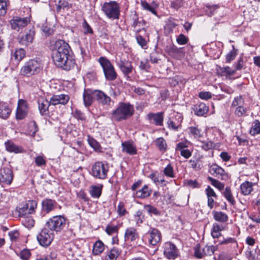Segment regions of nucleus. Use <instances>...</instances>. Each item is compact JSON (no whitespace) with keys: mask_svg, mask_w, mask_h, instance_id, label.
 <instances>
[{"mask_svg":"<svg viewBox=\"0 0 260 260\" xmlns=\"http://www.w3.org/2000/svg\"><path fill=\"white\" fill-rule=\"evenodd\" d=\"M70 47L62 40L56 41L52 46V59L56 66L69 71L73 68L75 61L70 54Z\"/></svg>","mask_w":260,"mask_h":260,"instance_id":"obj_1","label":"nucleus"},{"mask_svg":"<svg viewBox=\"0 0 260 260\" xmlns=\"http://www.w3.org/2000/svg\"><path fill=\"white\" fill-rule=\"evenodd\" d=\"M43 68V64L40 60L30 59L21 68L20 74L22 76L30 77L39 74Z\"/></svg>","mask_w":260,"mask_h":260,"instance_id":"obj_2","label":"nucleus"},{"mask_svg":"<svg viewBox=\"0 0 260 260\" xmlns=\"http://www.w3.org/2000/svg\"><path fill=\"white\" fill-rule=\"evenodd\" d=\"M102 11L109 19H118L120 16V7L116 1L105 2L102 5Z\"/></svg>","mask_w":260,"mask_h":260,"instance_id":"obj_3","label":"nucleus"},{"mask_svg":"<svg viewBox=\"0 0 260 260\" xmlns=\"http://www.w3.org/2000/svg\"><path fill=\"white\" fill-rule=\"evenodd\" d=\"M134 113V108L129 104L120 103L117 109L112 113L114 119L117 121L126 119L131 116Z\"/></svg>","mask_w":260,"mask_h":260,"instance_id":"obj_4","label":"nucleus"},{"mask_svg":"<svg viewBox=\"0 0 260 260\" xmlns=\"http://www.w3.org/2000/svg\"><path fill=\"white\" fill-rule=\"evenodd\" d=\"M99 62L103 68L106 79L109 81H114L117 78V73L113 65L109 60L105 57H100Z\"/></svg>","mask_w":260,"mask_h":260,"instance_id":"obj_5","label":"nucleus"},{"mask_svg":"<svg viewBox=\"0 0 260 260\" xmlns=\"http://www.w3.org/2000/svg\"><path fill=\"white\" fill-rule=\"evenodd\" d=\"M66 224V218L61 215H56L50 218L46 222V225L51 232H56L61 231Z\"/></svg>","mask_w":260,"mask_h":260,"instance_id":"obj_6","label":"nucleus"},{"mask_svg":"<svg viewBox=\"0 0 260 260\" xmlns=\"http://www.w3.org/2000/svg\"><path fill=\"white\" fill-rule=\"evenodd\" d=\"M54 234L48 229L44 228L37 235V240L40 244L44 247L50 245L54 239Z\"/></svg>","mask_w":260,"mask_h":260,"instance_id":"obj_7","label":"nucleus"},{"mask_svg":"<svg viewBox=\"0 0 260 260\" xmlns=\"http://www.w3.org/2000/svg\"><path fill=\"white\" fill-rule=\"evenodd\" d=\"M115 61L117 66L124 75L128 78L129 74L132 73L133 70V67L131 63L118 55L116 56Z\"/></svg>","mask_w":260,"mask_h":260,"instance_id":"obj_8","label":"nucleus"},{"mask_svg":"<svg viewBox=\"0 0 260 260\" xmlns=\"http://www.w3.org/2000/svg\"><path fill=\"white\" fill-rule=\"evenodd\" d=\"M145 236L148 238L149 244L152 246L156 245L160 242L161 240L160 232L158 229L154 228H150L146 234Z\"/></svg>","mask_w":260,"mask_h":260,"instance_id":"obj_9","label":"nucleus"},{"mask_svg":"<svg viewBox=\"0 0 260 260\" xmlns=\"http://www.w3.org/2000/svg\"><path fill=\"white\" fill-rule=\"evenodd\" d=\"M92 174L99 179H105L107 177V167L101 162H97L93 166Z\"/></svg>","mask_w":260,"mask_h":260,"instance_id":"obj_10","label":"nucleus"},{"mask_svg":"<svg viewBox=\"0 0 260 260\" xmlns=\"http://www.w3.org/2000/svg\"><path fill=\"white\" fill-rule=\"evenodd\" d=\"M30 22V20L27 17L21 18L19 17H14L10 21V25L13 29L19 31L25 27Z\"/></svg>","mask_w":260,"mask_h":260,"instance_id":"obj_11","label":"nucleus"},{"mask_svg":"<svg viewBox=\"0 0 260 260\" xmlns=\"http://www.w3.org/2000/svg\"><path fill=\"white\" fill-rule=\"evenodd\" d=\"M35 31L29 29L25 33L20 34L18 36L19 43L24 46H27L31 43L34 40Z\"/></svg>","mask_w":260,"mask_h":260,"instance_id":"obj_12","label":"nucleus"},{"mask_svg":"<svg viewBox=\"0 0 260 260\" xmlns=\"http://www.w3.org/2000/svg\"><path fill=\"white\" fill-rule=\"evenodd\" d=\"M209 171L211 174L216 177H221L222 179L231 177V175L226 173L222 168L216 164L212 165L209 168Z\"/></svg>","mask_w":260,"mask_h":260,"instance_id":"obj_13","label":"nucleus"},{"mask_svg":"<svg viewBox=\"0 0 260 260\" xmlns=\"http://www.w3.org/2000/svg\"><path fill=\"white\" fill-rule=\"evenodd\" d=\"M28 111L27 102L23 100H19L18 102L16 117L17 119H22L27 115Z\"/></svg>","mask_w":260,"mask_h":260,"instance_id":"obj_14","label":"nucleus"},{"mask_svg":"<svg viewBox=\"0 0 260 260\" xmlns=\"http://www.w3.org/2000/svg\"><path fill=\"white\" fill-rule=\"evenodd\" d=\"M93 95L97 102L102 105H110L111 98L104 92L99 90H94Z\"/></svg>","mask_w":260,"mask_h":260,"instance_id":"obj_15","label":"nucleus"},{"mask_svg":"<svg viewBox=\"0 0 260 260\" xmlns=\"http://www.w3.org/2000/svg\"><path fill=\"white\" fill-rule=\"evenodd\" d=\"M164 254L168 259H175L177 255L176 246L170 243H166L164 247Z\"/></svg>","mask_w":260,"mask_h":260,"instance_id":"obj_16","label":"nucleus"},{"mask_svg":"<svg viewBox=\"0 0 260 260\" xmlns=\"http://www.w3.org/2000/svg\"><path fill=\"white\" fill-rule=\"evenodd\" d=\"M41 205L42 212L48 213L56 208L57 203L55 200L45 199L42 201Z\"/></svg>","mask_w":260,"mask_h":260,"instance_id":"obj_17","label":"nucleus"},{"mask_svg":"<svg viewBox=\"0 0 260 260\" xmlns=\"http://www.w3.org/2000/svg\"><path fill=\"white\" fill-rule=\"evenodd\" d=\"M186 131L190 138H192L197 140H200L203 138V132L197 125L189 126Z\"/></svg>","mask_w":260,"mask_h":260,"instance_id":"obj_18","label":"nucleus"},{"mask_svg":"<svg viewBox=\"0 0 260 260\" xmlns=\"http://www.w3.org/2000/svg\"><path fill=\"white\" fill-rule=\"evenodd\" d=\"M39 109L40 112L42 115H47L48 114V109L49 106L52 105L50 100L41 98L38 100Z\"/></svg>","mask_w":260,"mask_h":260,"instance_id":"obj_19","label":"nucleus"},{"mask_svg":"<svg viewBox=\"0 0 260 260\" xmlns=\"http://www.w3.org/2000/svg\"><path fill=\"white\" fill-rule=\"evenodd\" d=\"M69 99L70 98L67 94L54 95L50 99V102L52 105L58 104L65 105L68 102Z\"/></svg>","mask_w":260,"mask_h":260,"instance_id":"obj_20","label":"nucleus"},{"mask_svg":"<svg viewBox=\"0 0 260 260\" xmlns=\"http://www.w3.org/2000/svg\"><path fill=\"white\" fill-rule=\"evenodd\" d=\"M139 237L136 229L129 228L126 230L124 234V240L126 242H134Z\"/></svg>","mask_w":260,"mask_h":260,"instance_id":"obj_21","label":"nucleus"},{"mask_svg":"<svg viewBox=\"0 0 260 260\" xmlns=\"http://www.w3.org/2000/svg\"><path fill=\"white\" fill-rule=\"evenodd\" d=\"M103 185L102 184L92 185L89 187V192L93 198L99 199L102 194Z\"/></svg>","mask_w":260,"mask_h":260,"instance_id":"obj_22","label":"nucleus"},{"mask_svg":"<svg viewBox=\"0 0 260 260\" xmlns=\"http://www.w3.org/2000/svg\"><path fill=\"white\" fill-rule=\"evenodd\" d=\"M148 119L156 125H162L163 122V113L161 112L157 113H150L147 115Z\"/></svg>","mask_w":260,"mask_h":260,"instance_id":"obj_23","label":"nucleus"},{"mask_svg":"<svg viewBox=\"0 0 260 260\" xmlns=\"http://www.w3.org/2000/svg\"><path fill=\"white\" fill-rule=\"evenodd\" d=\"M37 207V202L36 201H28L23 208L19 209V213L21 214V213H24L28 210V213L32 214L35 212Z\"/></svg>","mask_w":260,"mask_h":260,"instance_id":"obj_24","label":"nucleus"},{"mask_svg":"<svg viewBox=\"0 0 260 260\" xmlns=\"http://www.w3.org/2000/svg\"><path fill=\"white\" fill-rule=\"evenodd\" d=\"M122 151L129 155L137 153L136 146L132 142L126 141L122 143Z\"/></svg>","mask_w":260,"mask_h":260,"instance_id":"obj_25","label":"nucleus"},{"mask_svg":"<svg viewBox=\"0 0 260 260\" xmlns=\"http://www.w3.org/2000/svg\"><path fill=\"white\" fill-rule=\"evenodd\" d=\"M7 151L15 153H23L24 150L21 146H18L10 141H7L5 143Z\"/></svg>","mask_w":260,"mask_h":260,"instance_id":"obj_26","label":"nucleus"},{"mask_svg":"<svg viewBox=\"0 0 260 260\" xmlns=\"http://www.w3.org/2000/svg\"><path fill=\"white\" fill-rule=\"evenodd\" d=\"M93 93L94 90L90 89L84 90L83 96L84 104L86 107H89L92 104L93 99H94Z\"/></svg>","mask_w":260,"mask_h":260,"instance_id":"obj_27","label":"nucleus"},{"mask_svg":"<svg viewBox=\"0 0 260 260\" xmlns=\"http://www.w3.org/2000/svg\"><path fill=\"white\" fill-rule=\"evenodd\" d=\"M165 51L170 56L175 58H179V56L182 53L181 49L178 48L174 45L167 46L165 49Z\"/></svg>","mask_w":260,"mask_h":260,"instance_id":"obj_28","label":"nucleus"},{"mask_svg":"<svg viewBox=\"0 0 260 260\" xmlns=\"http://www.w3.org/2000/svg\"><path fill=\"white\" fill-rule=\"evenodd\" d=\"M11 112V109L5 103L0 102V118H7Z\"/></svg>","mask_w":260,"mask_h":260,"instance_id":"obj_29","label":"nucleus"},{"mask_svg":"<svg viewBox=\"0 0 260 260\" xmlns=\"http://www.w3.org/2000/svg\"><path fill=\"white\" fill-rule=\"evenodd\" d=\"M208 110V107L203 103L195 106L194 108V113L198 116H203L206 114Z\"/></svg>","mask_w":260,"mask_h":260,"instance_id":"obj_30","label":"nucleus"},{"mask_svg":"<svg viewBox=\"0 0 260 260\" xmlns=\"http://www.w3.org/2000/svg\"><path fill=\"white\" fill-rule=\"evenodd\" d=\"M19 215L21 218V222L22 224L25 227L29 228L34 225L35 221L31 217L29 216H25L24 213H21V214H19Z\"/></svg>","mask_w":260,"mask_h":260,"instance_id":"obj_31","label":"nucleus"},{"mask_svg":"<svg viewBox=\"0 0 260 260\" xmlns=\"http://www.w3.org/2000/svg\"><path fill=\"white\" fill-rule=\"evenodd\" d=\"M224 227L222 225L217 223L213 224L211 230V235L213 238H218L221 236V232L223 230Z\"/></svg>","mask_w":260,"mask_h":260,"instance_id":"obj_32","label":"nucleus"},{"mask_svg":"<svg viewBox=\"0 0 260 260\" xmlns=\"http://www.w3.org/2000/svg\"><path fill=\"white\" fill-rule=\"evenodd\" d=\"M217 73L221 76H226L228 77L231 75H234L236 70H232L230 67H219L217 69Z\"/></svg>","mask_w":260,"mask_h":260,"instance_id":"obj_33","label":"nucleus"},{"mask_svg":"<svg viewBox=\"0 0 260 260\" xmlns=\"http://www.w3.org/2000/svg\"><path fill=\"white\" fill-rule=\"evenodd\" d=\"M120 252L121 251L118 248L113 247L108 252L106 260H116Z\"/></svg>","mask_w":260,"mask_h":260,"instance_id":"obj_34","label":"nucleus"},{"mask_svg":"<svg viewBox=\"0 0 260 260\" xmlns=\"http://www.w3.org/2000/svg\"><path fill=\"white\" fill-rule=\"evenodd\" d=\"M55 6L57 13H60L65 10H68L70 7L69 3L66 0H59L56 3Z\"/></svg>","mask_w":260,"mask_h":260,"instance_id":"obj_35","label":"nucleus"},{"mask_svg":"<svg viewBox=\"0 0 260 260\" xmlns=\"http://www.w3.org/2000/svg\"><path fill=\"white\" fill-rule=\"evenodd\" d=\"M105 249V245L101 241H97L93 245L92 253L94 255H97L103 252Z\"/></svg>","mask_w":260,"mask_h":260,"instance_id":"obj_36","label":"nucleus"},{"mask_svg":"<svg viewBox=\"0 0 260 260\" xmlns=\"http://www.w3.org/2000/svg\"><path fill=\"white\" fill-rule=\"evenodd\" d=\"M252 186L253 184L247 181L242 183L240 186L242 193L245 196L250 194L253 189Z\"/></svg>","mask_w":260,"mask_h":260,"instance_id":"obj_37","label":"nucleus"},{"mask_svg":"<svg viewBox=\"0 0 260 260\" xmlns=\"http://www.w3.org/2000/svg\"><path fill=\"white\" fill-rule=\"evenodd\" d=\"M213 215L214 219L220 222H226L228 219V215L222 212L213 211Z\"/></svg>","mask_w":260,"mask_h":260,"instance_id":"obj_38","label":"nucleus"},{"mask_svg":"<svg viewBox=\"0 0 260 260\" xmlns=\"http://www.w3.org/2000/svg\"><path fill=\"white\" fill-rule=\"evenodd\" d=\"M25 56V51L22 48L16 49L12 53V58L17 61L21 60Z\"/></svg>","mask_w":260,"mask_h":260,"instance_id":"obj_39","label":"nucleus"},{"mask_svg":"<svg viewBox=\"0 0 260 260\" xmlns=\"http://www.w3.org/2000/svg\"><path fill=\"white\" fill-rule=\"evenodd\" d=\"M145 25V21L141 18H139L137 16L134 18L133 26L136 29V30L139 31L141 29L143 28Z\"/></svg>","mask_w":260,"mask_h":260,"instance_id":"obj_40","label":"nucleus"},{"mask_svg":"<svg viewBox=\"0 0 260 260\" xmlns=\"http://www.w3.org/2000/svg\"><path fill=\"white\" fill-rule=\"evenodd\" d=\"M12 171L8 168H4L0 171V179H13Z\"/></svg>","mask_w":260,"mask_h":260,"instance_id":"obj_41","label":"nucleus"},{"mask_svg":"<svg viewBox=\"0 0 260 260\" xmlns=\"http://www.w3.org/2000/svg\"><path fill=\"white\" fill-rule=\"evenodd\" d=\"M250 134L254 136L260 134V122L257 120H255L252 124L250 130Z\"/></svg>","mask_w":260,"mask_h":260,"instance_id":"obj_42","label":"nucleus"},{"mask_svg":"<svg viewBox=\"0 0 260 260\" xmlns=\"http://www.w3.org/2000/svg\"><path fill=\"white\" fill-rule=\"evenodd\" d=\"M150 194V190L147 186L145 185L141 190L137 192V195L141 198H145L149 197Z\"/></svg>","mask_w":260,"mask_h":260,"instance_id":"obj_43","label":"nucleus"},{"mask_svg":"<svg viewBox=\"0 0 260 260\" xmlns=\"http://www.w3.org/2000/svg\"><path fill=\"white\" fill-rule=\"evenodd\" d=\"M217 249V247L216 246H205L203 248V253L206 255H211Z\"/></svg>","mask_w":260,"mask_h":260,"instance_id":"obj_44","label":"nucleus"},{"mask_svg":"<svg viewBox=\"0 0 260 260\" xmlns=\"http://www.w3.org/2000/svg\"><path fill=\"white\" fill-rule=\"evenodd\" d=\"M189 144L190 142L186 140L180 142L177 144L175 150L176 151H180L183 149H185L188 147Z\"/></svg>","mask_w":260,"mask_h":260,"instance_id":"obj_45","label":"nucleus"},{"mask_svg":"<svg viewBox=\"0 0 260 260\" xmlns=\"http://www.w3.org/2000/svg\"><path fill=\"white\" fill-rule=\"evenodd\" d=\"M35 162L38 167L45 166L46 164L45 157L43 155H37L35 157Z\"/></svg>","mask_w":260,"mask_h":260,"instance_id":"obj_46","label":"nucleus"},{"mask_svg":"<svg viewBox=\"0 0 260 260\" xmlns=\"http://www.w3.org/2000/svg\"><path fill=\"white\" fill-rule=\"evenodd\" d=\"M224 196L225 199L232 205H234L235 201L232 194L231 189L229 187H226L224 192Z\"/></svg>","mask_w":260,"mask_h":260,"instance_id":"obj_47","label":"nucleus"},{"mask_svg":"<svg viewBox=\"0 0 260 260\" xmlns=\"http://www.w3.org/2000/svg\"><path fill=\"white\" fill-rule=\"evenodd\" d=\"M141 4L143 9L148 11L152 14L156 15L157 13L155 10V8L151 6L149 4L145 1H142Z\"/></svg>","mask_w":260,"mask_h":260,"instance_id":"obj_48","label":"nucleus"},{"mask_svg":"<svg viewBox=\"0 0 260 260\" xmlns=\"http://www.w3.org/2000/svg\"><path fill=\"white\" fill-rule=\"evenodd\" d=\"M18 255L22 260H28L31 255V253L29 250L24 249Z\"/></svg>","mask_w":260,"mask_h":260,"instance_id":"obj_49","label":"nucleus"},{"mask_svg":"<svg viewBox=\"0 0 260 260\" xmlns=\"http://www.w3.org/2000/svg\"><path fill=\"white\" fill-rule=\"evenodd\" d=\"M237 54V50L235 49L234 46H233V49L226 55V62L228 63L230 62L232 60L234 59Z\"/></svg>","mask_w":260,"mask_h":260,"instance_id":"obj_50","label":"nucleus"},{"mask_svg":"<svg viewBox=\"0 0 260 260\" xmlns=\"http://www.w3.org/2000/svg\"><path fill=\"white\" fill-rule=\"evenodd\" d=\"M247 109L242 106L236 107L235 110V114L238 117L246 115Z\"/></svg>","mask_w":260,"mask_h":260,"instance_id":"obj_51","label":"nucleus"},{"mask_svg":"<svg viewBox=\"0 0 260 260\" xmlns=\"http://www.w3.org/2000/svg\"><path fill=\"white\" fill-rule=\"evenodd\" d=\"M202 144L201 147L206 151L215 147V144L211 141L202 142Z\"/></svg>","mask_w":260,"mask_h":260,"instance_id":"obj_52","label":"nucleus"},{"mask_svg":"<svg viewBox=\"0 0 260 260\" xmlns=\"http://www.w3.org/2000/svg\"><path fill=\"white\" fill-rule=\"evenodd\" d=\"M203 248H202L200 245H197L194 248V255L197 258H202L205 256L203 253Z\"/></svg>","mask_w":260,"mask_h":260,"instance_id":"obj_53","label":"nucleus"},{"mask_svg":"<svg viewBox=\"0 0 260 260\" xmlns=\"http://www.w3.org/2000/svg\"><path fill=\"white\" fill-rule=\"evenodd\" d=\"M106 232L109 235H112L115 233H117L118 231V227L116 225H111L108 224L105 229Z\"/></svg>","mask_w":260,"mask_h":260,"instance_id":"obj_54","label":"nucleus"},{"mask_svg":"<svg viewBox=\"0 0 260 260\" xmlns=\"http://www.w3.org/2000/svg\"><path fill=\"white\" fill-rule=\"evenodd\" d=\"M144 209L149 214L158 215L159 214V211L157 209L152 206L149 205H145Z\"/></svg>","mask_w":260,"mask_h":260,"instance_id":"obj_55","label":"nucleus"},{"mask_svg":"<svg viewBox=\"0 0 260 260\" xmlns=\"http://www.w3.org/2000/svg\"><path fill=\"white\" fill-rule=\"evenodd\" d=\"M134 219L136 222V224L139 226L140 224L143 222V217L142 216V213L141 211H138L136 214L134 215Z\"/></svg>","mask_w":260,"mask_h":260,"instance_id":"obj_56","label":"nucleus"},{"mask_svg":"<svg viewBox=\"0 0 260 260\" xmlns=\"http://www.w3.org/2000/svg\"><path fill=\"white\" fill-rule=\"evenodd\" d=\"M156 144L160 150H164L166 148L167 144L166 141L162 138H159L157 139L156 140Z\"/></svg>","mask_w":260,"mask_h":260,"instance_id":"obj_57","label":"nucleus"},{"mask_svg":"<svg viewBox=\"0 0 260 260\" xmlns=\"http://www.w3.org/2000/svg\"><path fill=\"white\" fill-rule=\"evenodd\" d=\"M7 9L6 0H0V16H3L6 13Z\"/></svg>","mask_w":260,"mask_h":260,"instance_id":"obj_58","label":"nucleus"},{"mask_svg":"<svg viewBox=\"0 0 260 260\" xmlns=\"http://www.w3.org/2000/svg\"><path fill=\"white\" fill-rule=\"evenodd\" d=\"M184 184L193 188L200 187V184L197 182L196 180H185Z\"/></svg>","mask_w":260,"mask_h":260,"instance_id":"obj_59","label":"nucleus"},{"mask_svg":"<svg viewBox=\"0 0 260 260\" xmlns=\"http://www.w3.org/2000/svg\"><path fill=\"white\" fill-rule=\"evenodd\" d=\"M164 173L168 177H174L173 168L170 165H168L165 168Z\"/></svg>","mask_w":260,"mask_h":260,"instance_id":"obj_60","label":"nucleus"},{"mask_svg":"<svg viewBox=\"0 0 260 260\" xmlns=\"http://www.w3.org/2000/svg\"><path fill=\"white\" fill-rule=\"evenodd\" d=\"M177 42L179 45H184L186 44L188 42L187 38L183 34H180L177 38L176 39Z\"/></svg>","mask_w":260,"mask_h":260,"instance_id":"obj_61","label":"nucleus"},{"mask_svg":"<svg viewBox=\"0 0 260 260\" xmlns=\"http://www.w3.org/2000/svg\"><path fill=\"white\" fill-rule=\"evenodd\" d=\"M230 243H234L236 244V246H238L237 242L236 240L234 238L229 237L226 239H223L222 241L220 242V244L221 245L228 244Z\"/></svg>","mask_w":260,"mask_h":260,"instance_id":"obj_62","label":"nucleus"},{"mask_svg":"<svg viewBox=\"0 0 260 260\" xmlns=\"http://www.w3.org/2000/svg\"><path fill=\"white\" fill-rule=\"evenodd\" d=\"M243 103V100L242 99L241 96H238L236 97L233 100L232 106V107H238L239 106H241V105Z\"/></svg>","mask_w":260,"mask_h":260,"instance_id":"obj_63","label":"nucleus"},{"mask_svg":"<svg viewBox=\"0 0 260 260\" xmlns=\"http://www.w3.org/2000/svg\"><path fill=\"white\" fill-rule=\"evenodd\" d=\"M215 260H232V257L223 252L220 253L217 258L214 257Z\"/></svg>","mask_w":260,"mask_h":260,"instance_id":"obj_64","label":"nucleus"}]
</instances>
